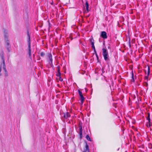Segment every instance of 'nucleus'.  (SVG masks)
<instances>
[{
	"label": "nucleus",
	"mask_w": 152,
	"mask_h": 152,
	"mask_svg": "<svg viewBox=\"0 0 152 152\" xmlns=\"http://www.w3.org/2000/svg\"><path fill=\"white\" fill-rule=\"evenodd\" d=\"M94 50V52L95 54H96V53H96V49H95L94 50Z\"/></svg>",
	"instance_id": "b1692460"
},
{
	"label": "nucleus",
	"mask_w": 152,
	"mask_h": 152,
	"mask_svg": "<svg viewBox=\"0 0 152 152\" xmlns=\"http://www.w3.org/2000/svg\"><path fill=\"white\" fill-rule=\"evenodd\" d=\"M28 45V53L29 55V57L31 58V45Z\"/></svg>",
	"instance_id": "1a4fd4ad"
},
{
	"label": "nucleus",
	"mask_w": 152,
	"mask_h": 152,
	"mask_svg": "<svg viewBox=\"0 0 152 152\" xmlns=\"http://www.w3.org/2000/svg\"><path fill=\"white\" fill-rule=\"evenodd\" d=\"M90 41L91 43V47L93 50L95 49V47L94 45V39L92 38L91 39H90Z\"/></svg>",
	"instance_id": "0eeeda50"
},
{
	"label": "nucleus",
	"mask_w": 152,
	"mask_h": 152,
	"mask_svg": "<svg viewBox=\"0 0 152 152\" xmlns=\"http://www.w3.org/2000/svg\"><path fill=\"white\" fill-rule=\"evenodd\" d=\"M150 72V68L149 66L148 67V72H147V75L145 76V78L146 80H148V79L149 75Z\"/></svg>",
	"instance_id": "9d476101"
},
{
	"label": "nucleus",
	"mask_w": 152,
	"mask_h": 152,
	"mask_svg": "<svg viewBox=\"0 0 152 152\" xmlns=\"http://www.w3.org/2000/svg\"><path fill=\"white\" fill-rule=\"evenodd\" d=\"M146 119L148 121V123L149 124V126L151 125V119L150 118V114L149 113H148V116L146 117Z\"/></svg>",
	"instance_id": "9b49d317"
},
{
	"label": "nucleus",
	"mask_w": 152,
	"mask_h": 152,
	"mask_svg": "<svg viewBox=\"0 0 152 152\" xmlns=\"http://www.w3.org/2000/svg\"><path fill=\"white\" fill-rule=\"evenodd\" d=\"M86 149L84 151H86V152H89V148L88 146L87 143L86 142L85 146Z\"/></svg>",
	"instance_id": "f8f14e48"
},
{
	"label": "nucleus",
	"mask_w": 152,
	"mask_h": 152,
	"mask_svg": "<svg viewBox=\"0 0 152 152\" xmlns=\"http://www.w3.org/2000/svg\"><path fill=\"white\" fill-rule=\"evenodd\" d=\"M102 73H103L105 72L104 69V68H102Z\"/></svg>",
	"instance_id": "4be33fe9"
},
{
	"label": "nucleus",
	"mask_w": 152,
	"mask_h": 152,
	"mask_svg": "<svg viewBox=\"0 0 152 152\" xmlns=\"http://www.w3.org/2000/svg\"><path fill=\"white\" fill-rule=\"evenodd\" d=\"M6 48L7 49L8 51L9 52H10V47H9V46H7L6 47Z\"/></svg>",
	"instance_id": "412c9836"
},
{
	"label": "nucleus",
	"mask_w": 152,
	"mask_h": 152,
	"mask_svg": "<svg viewBox=\"0 0 152 152\" xmlns=\"http://www.w3.org/2000/svg\"><path fill=\"white\" fill-rule=\"evenodd\" d=\"M48 62L51 66H53V64L52 56L51 53H49L48 55Z\"/></svg>",
	"instance_id": "7ed1b4c3"
},
{
	"label": "nucleus",
	"mask_w": 152,
	"mask_h": 152,
	"mask_svg": "<svg viewBox=\"0 0 152 152\" xmlns=\"http://www.w3.org/2000/svg\"><path fill=\"white\" fill-rule=\"evenodd\" d=\"M86 139L89 141H91V139L88 135H87L86 137Z\"/></svg>",
	"instance_id": "a211bd4d"
},
{
	"label": "nucleus",
	"mask_w": 152,
	"mask_h": 152,
	"mask_svg": "<svg viewBox=\"0 0 152 152\" xmlns=\"http://www.w3.org/2000/svg\"><path fill=\"white\" fill-rule=\"evenodd\" d=\"M102 55L105 61H107L109 60V56L107 50L106 48H103L102 49Z\"/></svg>",
	"instance_id": "f257e3e1"
},
{
	"label": "nucleus",
	"mask_w": 152,
	"mask_h": 152,
	"mask_svg": "<svg viewBox=\"0 0 152 152\" xmlns=\"http://www.w3.org/2000/svg\"><path fill=\"white\" fill-rule=\"evenodd\" d=\"M0 56L2 60V62L1 63L0 65H4L5 64V60L4 56V53L3 51L1 52L0 54Z\"/></svg>",
	"instance_id": "20e7f679"
},
{
	"label": "nucleus",
	"mask_w": 152,
	"mask_h": 152,
	"mask_svg": "<svg viewBox=\"0 0 152 152\" xmlns=\"http://www.w3.org/2000/svg\"><path fill=\"white\" fill-rule=\"evenodd\" d=\"M95 55L96 56L97 59H99V57L97 53H96V54H95Z\"/></svg>",
	"instance_id": "5701e85b"
},
{
	"label": "nucleus",
	"mask_w": 152,
	"mask_h": 152,
	"mask_svg": "<svg viewBox=\"0 0 152 152\" xmlns=\"http://www.w3.org/2000/svg\"><path fill=\"white\" fill-rule=\"evenodd\" d=\"M4 37L5 39V42L7 45V46H9L10 43L8 39V31L6 30H4Z\"/></svg>",
	"instance_id": "f03ea898"
},
{
	"label": "nucleus",
	"mask_w": 152,
	"mask_h": 152,
	"mask_svg": "<svg viewBox=\"0 0 152 152\" xmlns=\"http://www.w3.org/2000/svg\"><path fill=\"white\" fill-rule=\"evenodd\" d=\"M79 130H80V132L79 134L80 136H81L82 134V126H80L79 127Z\"/></svg>",
	"instance_id": "dca6fc26"
},
{
	"label": "nucleus",
	"mask_w": 152,
	"mask_h": 152,
	"mask_svg": "<svg viewBox=\"0 0 152 152\" xmlns=\"http://www.w3.org/2000/svg\"><path fill=\"white\" fill-rule=\"evenodd\" d=\"M70 115L69 113L66 112L64 113V117L65 119H67L70 117Z\"/></svg>",
	"instance_id": "423d86ee"
},
{
	"label": "nucleus",
	"mask_w": 152,
	"mask_h": 152,
	"mask_svg": "<svg viewBox=\"0 0 152 152\" xmlns=\"http://www.w3.org/2000/svg\"><path fill=\"white\" fill-rule=\"evenodd\" d=\"M78 91L80 96L83 95L82 92L80 90H78Z\"/></svg>",
	"instance_id": "aec40b11"
},
{
	"label": "nucleus",
	"mask_w": 152,
	"mask_h": 152,
	"mask_svg": "<svg viewBox=\"0 0 152 152\" xmlns=\"http://www.w3.org/2000/svg\"><path fill=\"white\" fill-rule=\"evenodd\" d=\"M57 71L58 72V74L57 75V76L58 77H60V76H61V73L60 72V68H59V66H58L57 67Z\"/></svg>",
	"instance_id": "4468645a"
},
{
	"label": "nucleus",
	"mask_w": 152,
	"mask_h": 152,
	"mask_svg": "<svg viewBox=\"0 0 152 152\" xmlns=\"http://www.w3.org/2000/svg\"><path fill=\"white\" fill-rule=\"evenodd\" d=\"M51 4L52 5L53 4V2L51 3Z\"/></svg>",
	"instance_id": "cd10ccee"
},
{
	"label": "nucleus",
	"mask_w": 152,
	"mask_h": 152,
	"mask_svg": "<svg viewBox=\"0 0 152 152\" xmlns=\"http://www.w3.org/2000/svg\"><path fill=\"white\" fill-rule=\"evenodd\" d=\"M132 79L131 80V81L132 82H134V74L132 71Z\"/></svg>",
	"instance_id": "f3484780"
},
{
	"label": "nucleus",
	"mask_w": 152,
	"mask_h": 152,
	"mask_svg": "<svg viewBox=\"0 0 152 152\" xmlns=\"http://www.w3.org/2000/svg\"><path fill=\"white\" fill-rule=\"evenodd\" d=\"M60 80L61 81H62L63 80V79L61 77H60Z\"/></svg>",
	"instance_id": "393cba45"
},
{
	"label": "nucleus",
	"mask_w": 152,
	"mask_h": 152,
	"mask_svg": "<svg viewBox=\"0 0 152 152\" xmlns=\"http://www.w3.org/2000/svg\"><path fill=\"white\" fill-rule=\"evenodd\" d=\"M101 37L104 39H106L107 38L106 32L104 31H102L101 33Z\"/></svg>",
	"instance_id": "39448f33"
},
{
	"label": "nucleus",
	"mask_w": 152,
	"mask_h": 152,
	"mask_svg": "<svg viewBox=\"0 0 152 152\" xmlns=\"http://www.w3.org/2000/svg\"><path fill=\"white\" fill-rule=\"evenodd\" d=\"M27 42H28V45H31L30 35L29 33V32L28 31H27Z\"/></svg>",
	"instance_id": "6e6552de"
},
{
	"label": "nucleus",
	"mask_w": 152,
	"mask_h": 152,
	"mask_svg": "<svg viewBox=\"0 0 152 152\" xmlns=\"http://www.w3.org/2000/svg\"><path fill=\"white\" fill-rule=\"evenodd\" d=\"M145 86H148V84L147 83H146V82H145Z\"/></svg>",
	"instance_id": "a878e982"
},
{
	"label": "nucleus",
	"mask_w": 152,
	"mask_h": 152,
	"mask_svg": "<svg viewBox=\"0 0 152 152\" xmlns=\"http://www.w3.org/2000/svg\"><path fill=\"white\" fill-rule=\"evenodd\" d=\"M85 7L86 8V10L87 11V12H88L89 11V10H88L89 5H88V2H87V1H86V3Z\"/></svg>",
	"instance_id": "2eb2a0df"
},
{
	"label": "nucleus",
	"mask_w": 152,
	"mask_h": 152,
	"mask_svg": "<svg viewBox=\"0 0 152 152\" xmlns=\"http://www.w3.org/2000/svg\"><path fill=\"white\" fill-rule=\"evenodd\" d=\"M83 152H86V151H83Z\"/></svg>",
	"instance_id": "bb28decb"
},
{
	"label": "nucleus",
	"mask_w": 152,
	"mask_h": 152,
	"mask_svg": "<svg viewBox=\"0 0 152 152\" xmlns=\"http://www.w3.org/2000/svg\"><path fill=\"white\" fill-rule=\"evenodd\" d=\"M80 96V97L81 104L82 105L83 104L85 98L83 97V95Z\"/></svg>",
	"instance_id": "ddd939ff"
},
{
	"label": "nucleus",
	"mask_w": 152,
	"mask_h": 152,
	"mask_svg": "<svg viewBox=\"0 0 152 152\" xmlns=\"http://www.w3.org/2000/svg\"><path fill=\"white\" fill-rule=\"evenodd\" d=\"M45 53L43 52H42L40 54V55L42 57H43L45 55Z\"/></svg>",
	"instance_id": "6ab92c4d"
}]
</instances>
